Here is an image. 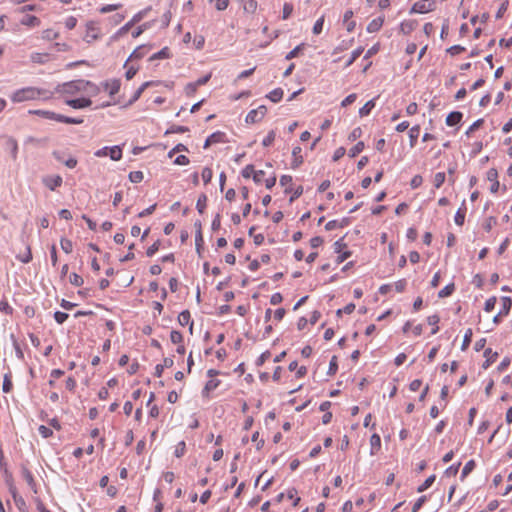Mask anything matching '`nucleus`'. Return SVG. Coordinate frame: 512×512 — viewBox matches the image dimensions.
Returning <instances> with one entry per match:
<instances>
[{"label": "nucleus", "instance_id": "f257e3e1", "mask_svg": "<svg viewBox=\"0 0 512 512\" xmlns=\"http://www.w3.org/2000/svg\"><path fill=\"white\" fill-rule=\"evenodd\" d=\"M51 97L52 93L50 91L36 87H25L18 89L10 96L14 103H21L36 99H50Z\"/></svg>", "mask_w": 512, "mask_h": 512}, {"label": "nucleus", "instance_id": "f03ea898", "mask_svg": "<svg viewBox=\"0 0 512 512\" xmlns=\"http://www.w3.org/2000/svg\"><path fill=\"white\" fill-rule=\"evenodd\" d=\"M88 85L87 80L78 79L70 82H65L57 87V91L63 94H76L78 92H83Z\"/></svg>", "mask_w": 512, "mask_h": 512}, {"label": "nucleus", "instance_id": "7ed1b4c3", "mask_svg": "<svg viewBox=\"0 0 512 512\" xmlns=\"http://www.w3.org/2000/svg\"><path fill=\"white\" fill-rule=\"evenodd\" d=\"M97 158L109 157L113 161H119L122 158V148L119 145L105 146L94 152Z\"/></svg>", "mask_w": 512, "mask_h": 512}, {"label": "nucleus", "instance_id": "20e7f679", "mask_svg": "<svg viewBox=\"0 0 512 512\" xmlns=\"http://www.w3.org/2000/svg\"><path fill=\"white\" fill-rule=\"evenodd\" d=\"M435 2L433 0H421L416 3L411 8V13H419L424 14L434 10Z\"/></svg>", "mask_w": 512, "mask_h": 512}, {"label": "nucleus", "instance_id": "39448f33", "mask_svg": "<svg viewBox=\"0 0 512 512\" xmlns=\"http://www.w3.org/2000/svg\"><path fill=\"white\" fill-rule=\"evenodd\" d=\"M267 109L264 105L259 106L256 109H252L246 115L245 121L246 123H256L259 122L266 114Z\"/></svg>", "mask_w": 512, "mask_h": 512}, {"label": "nucleus", "instance_id": "423d86ee", "mask_svg": "<svg viewBox=\"0 0 512 512\" xmlns=\"http://www.w3.org/2000/svg\"><path fill=\"white\" fill-rule=\"evenodd\" d=\"M52 155L57 161L62 162L66 167L70 169L75 168L78 163L77 159L72 156L66 158L65 153L62 151H54Z\"/></svg>", "mask_w": 512, "mask_h": 512}, {"label": "nucleus", "instance_id": "0eeeda50", "mask_svg": "<svg viewBox=\"0 0 512 512\" xmlns=\"http://www.w3.org/2000/svg\"><path fill=\"white\" fill-rule=\"evenodd\" d=\"M42 182L48 189L54 191L62 185L63 179L60 175L45 176Z\"/></svg>", "mask_w": 512, "mask_h": 512}, {"label": "nucleus", "instance_id": "6e6552de", "mask_svg": "<svg viewBox=\"0 0 512 512\" xmlns=\"http://www.w3.org/2000/svg\"><path fill=\"white\" fill-rule=\"evenodd\" d=\"M487 180L490 181L492 183L491 187H490V191L492 193H496L499 189V186H500V183L498 181V172L496 169L494 168H490L488 171H487Z\"/></svg>", "mask_w": 512, "mask_h": 512}, {"label": "nucleus", "instance_id": "1a4fd4ad", "mask_svg": "<svg viewBox=\"0 0 512 512\" xmlns=\"http://www.w3.org/2000/svg\"><path fill=\"white\" fill-rule=\"evenodd\" d=\"M120 80L111 79L103 83L104 89L109 93L110 96L116 95L120 90Z\"/></svg>", "mask_w": 512, "mask_h": 512}, {"label": "nucleus", "instance_id": "9d476101", "mask_svg": "<svg viewBox=\"0 0 512 512\" xmlns=\"http://www.w3.org/2000/svg\"><path fill=\"white\" fill-rule=\"evenodd\" d=\"M66 104L74 109H82L89 107L92 104V101L89 98H77L67 100Z\"/></svg>", "mask_w": 512, "mask_h": 512}, {"label": "nucleus", "instance_id": "9b49d317", "mask_svg": "<svg viewBox=\"0 0 512 512\" xmlns=\"http://www.w3.org/2000/svg\"><path fill=\"white\" fill-rule=\"evenodd\" d=\"M173 364H174V361H173V359L171 357L164 358L163 359V363L156 365V367H155V375L157 377H161L164 369L172 367Z\"/></svg>", "mask_w": 512, "mask_h": 512}, {"label": "nucleus", "instance_id": "f8f14e48", "mask_svg": "<svg viewBox=\"0 0 512 512\" xmlns=\"http://www.w3.org/2000/svg\"><path fill=\"white\" fill-rule=\"evenodd\" d=\"M30 59L33 63L45 64L50 60V54L34 52L30 55Z\"/></svg>", "mask_w": 512, "mask_h": 512}, {"label": "nucleus", "instance_id": "ddd939ff", "mask_svg": "<svg viewBox=\"0 0 512 512\" xmlns=\"http://www.w3.org/2000/svg\"><path fill=\"white\" fill-rule=\"evenodd\" d=\"M370 454L376 455L381 448V438L378 434L374 433L370 438Z\"/></svg>", "mask_w": 512, "mask_h": 512}, {"label": "nucleus", "instance_id": "4468645a", "mask_svg": "<svg viewBox=\"0 0 512 512\" xmlns=\"http://www.w3.org/2000/svg\"><path fill=\"white\" fill-rule=\"evenodd\" d=\"M463 114L458 111H453L446 117V124L448 126H455L462 120Z\"/></svg>", "mask_w": 512, "mask_h": 512}, {"label": "nucleus", "instance_id": "2eb2a0df", "mask_svg": "<svg viewBox=\"0 0 512 512\" xmlns=\"http://www.w3.org/2000/svg\"><path fill=\"white\" fill-rule=\"evenodd\" d=\"M375 105H376V98L371 99V100H369L368 102H366V103L364 104V106H362V107L359 109V116H360V117H366V116H368V115L371 113L372 109L375 107Z\"/></svg>", "mask_w": 512, "mask_h": 512}, {"label": "nucleus", "instance_id": "dca6fc26", "mask_svg": "<svg viewBox=\"0 0 512 512\" xmlns=\"http://www.w3.org/2000/svg\"><path fill=\"white\" fill-rule=\"evenodd\" d=\"M501 304H502V307L498 313V316H506L511 309L512 300L510 297L504 296L501 298Z\"/></svg>", "mask_w": 512, "mask_h": 512}, {"label": "nucleus", "instance_id": "f3484780", "mask_svg": "<svg viewBox=\"0 0 512 512\" xmlns=\"http://www.w3.org/2000/svg\"><path fill=\"white\" fill-rule=\"evenodd\" d=\"M302 149L300 146H295L292 150L293 162L292 167L296 168L303 162V157L301 155Z\"/></svg>", "mask_w": 512, "mask_h": 512}, {"label": "nucleus", "instance_id": "a211bd4d", "mask_svg": "<svg viewBox=\"0 0 512 512\" xmlns=\"http://www.w3.org/2000/svg\"><path fill=\"white\" fill-rule=\"evenodd\" d=\"M29 113L41 116L46 119L55 120V121H57V117H59V114L52 112V111H48V110H30Z\"/></svg>", "mask_w": 512, "mask_h": 512}, {"label": "nucleus", "instance_id": "6ab92c4d", "mask_svg": "<svg viewBox=\"0 0 512 512\" xmlns=\"http://www.w3.org/2000/svg\"><path fill=\"white\" fill-rule=\"evenodd\" d=\"M10 340H11L13 348L15 350V354H16L17 359L20 360V361H23L24 360V353H23V350L20 347V344H19V342H18V340H17V338L15 337L14 334H10Z\"/></svg>", "mask_w": 512, "mask_h": 512}, {"label": "nucleus", "instance_id": "aec40b11", "mask_svg": "<svg viewBox=\"0 0 512 512\" xmlns=\"http://www.w3.org/2000/svg\"><path fill=\"white\" fill-rule=\"evenodd\" d=\"M383 25V19L382 18H376L373 19L367 26V31L369 33H373L378 31Z\"/></svg>", "mask_w": 512, "mask_h": 512}, {"label": "nucleus", "instance_id": "412c9836", "mask_svg": "<svg viewBox=\"0 0 512 512\" xmlns=\"http://www.w3.org/2000/svg\"><path fill=\"white\" fill-rule=\"evenodd\" d=\"M419 133H420L419 125H415V126L410 128V130H409V138H410V146L411 147H414V145H415V143L417 141V138L419 136Z\"/></svg>", "mask_w": 512, "mask_h": 512}, {"label": "nucleus", "instance_id": "4be33fe9", "mask_svg": "<svg viewBox=\"0 0 512 512\" xmlns=\"http://www.w3.org/2000/svg\"><path fill=\"white\" fill-rule=\"evenodd\" d=\"M57 122H62V123H66V124H81V123H83V119L67 117V116L59 114V117H57Z\"/></svg>", "mask_w": 512, "mask_h": 512}, {"label": "nucleus", "instance_id": "5701e85b", "mask_svg": "<svg viewBox=\"0 0 512 512\" xmlns=\"http://www.w3.org/2000/svg\"><path fill=\"white\" fill-rule=\"evenodd\" d=\"M267 97L274 103L279 102L283 97V90L281 88H276L272 90Z\"/></svg>", "mask_w": 512, "mask_h": 512}, {"label": "nucleus", "instance_id": "b1692460", "mask_svg": "<svg viewBox=\"0 0 512 512\" xmlns=\"http://www.w3.org/2000/svg\"><path fill=\"white\" fill-rule=\"evenodd\" d=\"M178 322L181 326H186L191 322L190 312L188 310L182 311L178 315Z\"/></svg>", "mask_w": 512, "mask_h": 512}, {"label": "nucleus", "instance_id": "393cba45", "mask_svg": "<svg viewBox=\"0 0 512 512\" xmlns=\"http://www.w3.org/2000/svg\"><path fill=\"white\" fill-rule=\"evenodd\" d=\"M439 320H440V318L436 314L431 315L427 318L428 324L434 327L431 331V334H436L439 331V327H438Z\"/></svg>", "mask_w": 512, "mask_h": 512}, {"label": "nucleus", "instance_id": "a878e982", "mask_svg": "<svg viewBox=\"0 0 512 512\" xmlns=\"http://www.w3.org/2000/svg\"><path fill=\"white\" fill-rule=\"evenodd\" d=\"M455 290V286L453 283H450L448 285H446L444 288H442L439 292H438V297L439 298H445V297H448L450 296Z\"/></svg>", "mask_w": 512, "mask_h": 512}, {"label": "nucleus", "instance_id": "bb28decb", "mask_svg": "<svg viewBox=\"0 0 512 512\" xmlns=\"http://www.w3.org/2000/svg\"><path fill=\"white\" fill-rule=\"evenodd\" d=\"M39 23V19L33 15H27L21 20V24L25 26H37Z\"/></svg>", "mask_w": 512, "mask_h": 512}, {"label": "nucleus", "instance_id": "cd10ccee", "mask_svg": "<svg viewBox=\"0 0 512 512\" xmlns=\"http://www.w3.org/2000/svg\"><path fill=\"white\" fill-rule=\"evenodd\" d=\"M207 196L205 194H201L196 203V209L200 214H203L206 209Z\"/></svg>", "mask_w": 512, "mask_h": 512}, {"label": "nucleus", "instance_id": "c85d7f7f", "mask_svg": "<svg viewBox=\"0 0 512 512\" xmlns=\"http://www.w3.org/2000/svg\"><path fill=\"white\" fill-rule=\"evenodd\" d=\"M364 149V143L363 142H358L356 143L348 152V155L349 157L351 158H354L356 157L358 154H360Z\"/></svg>", "mask_w": 512, "mask_h": 512}, {"label": "nucleus", "instance_id": "c756f323", "mask_svg": "<svg viewBox=\"0 0 512 512\" xmlns=\"http://www.w3.org/2000/svg\"><path fill=\"white\" fill-rule=\"evenodd\" d=\"M475 468L474 460H469L463 467L461 472V480H463L468 474H470Z\"/></svg>", "mask_w": 512, "mask_h": 512}, {"label": "nucleus", "instance_id": "7c9ffc66", "mask_svg": "<svg viewBox=\"0 0 512 512\" xmlns=\"http://www.w3.org/2000/svg\"><path fill=\"white\" fill-rule=\"evenodd\" d=\"M83 92L87 93L89 96H96L100 92V87L88 81V85Z\"/></svg>", "mask_w": 512, "mask_h": 512}, {"label": "nucleus", "instance_id": "2f4dec72", "mask_svg": "<svg viewBox=\"0 0 512 512\" xmlns=\"http://www.w3.org/2000/svg\"><path fill=\"white\" fill-rule=\"evenodd\" d=\"M436 479V476L435 475H431L429 476L418 488H417V491L419 493L421 492H424L425 490H427L435 481Z\"/></svg>", "mask_w": 512, "mask_h": 512}, {"label": "nucleus", "instance_id": "473e14b6", "mask_svg": "<svg viewBox=\"0 0 512 512\" xmlns=\"http://www.w3.org/2000/svg\"><path fill=\"white\" fill-rule=\"evenodd\" d=\"M16 258L19 261H21L22 263H29L32 260V253H31L30 246L26 247L25 253L17 255Z\"/></svg>", "mask_w": 512, "mask_h": 512}, {"label": "nucleus", "instance_id": "72a5a7b5", "mask_svg": "<svg viewBox=\"0 0 512 512\" xmlns=\"http://www.w3.org/2000/svg\"><path fill=\"white\" fill-rule=\"evenodd\" d=\"M219 384H220L219 380H217V379H210L205 384L203 393H209V392L215 390L219 386Z\"/></svg>", "mask_w": 512, "mask_h": 512}, {"label": "nucleus", "instance_id": "f704fd0d", "mask_svg": "<svg viewBox=\"0 0 512 512\" xmlns=\"http://www.w3.org/2000/svg\"><path fill=\"white\" fill-rule=\"evenodd\" d=\"M472 335H473L472 329H470V328L467 329L465 334H464L463 342H462V346H461V349L463 351L466 350L469 347V345L471 343Z\"/></svg>", "mask_w": 512, "mask_h": 512}, {"label": "nucleus", "instance_id": "c9c22d12", "mask_svg": "<svg viewBox=\"0 0 512 512\" xmlns=\"http://www.w3.org/2000/svg\"><path fill=\"white\" fill-rule=\"evenodd\" d=\"M445 173L444 172H438L434 175L433 184L435 188H440L443 183L445 182Z\"/></svg>", "mask_w": 512, "mask_h": 512}, {"label": "nucleus", "instance_id": "e433bc0d", "mask_svg": "<svg viewBox=\"0 0 512 512\" xmlns=\"http://www.w3.org/2000/svg\"><path fill=\"white\" fill-rule=\"evenodd\" d=\"M60 245H61V248L62 250L69 254L72 252V249H73V244H72V241L67 239V238H61L60 240Z\"/></svg>", "mask_w": 512, "mask_h": 512}, {"label": "nucleus", "instance_id": "4c0bfd02", "mask_svg": "<svg viewBox=\"0 0 512 512\" xmlns=\"http://www.w3.org/2000/svg\"><path fill=\"white\" fill-rule=\"evenodd\" d=\"M12 381H11V375L5 374L3 379V385L2 390L4 393H9L12 390Z\"/></svg>", "mask_w": 512, "mask_h": 512}, {"label": "nucleus", "instance_id": "58836bf2", "mask_svg": "<svg viewBox=\"0 0 512 512\" xmlns=\"http://www.w3.org/2000/svg\"><path fill=\"white\" fill-rule=\"evenodd\" d=\"M69 281L72 285L76 287H80L84 283L83 278L77 273H71L69 276Z\"/></svg>", "mask_w": 512, "mask_h": 512}, {"label": "nucleus", "instance_id": "ea45409f", "mask_svg": "<svg viewBox=\"0 0 512 512\" xmlns=\"http://www.w3.org/2000/svg\"><path fill=\"white\" fill-rule=\"evenodd\" d=\"M144 175L142 171H133L129 174V180L133 183H139L143 180Z\"/></svg>", "mask_w": 512, "mask_h": 512}, {"label": "nucleus", "instance_id": "a19ab883", "mask_svg": "<svg viewBox=\"0 0 512 512\" xmlns=\"http://www.w3.org/2000/svg\"><path fill=\"white\" fill-rule=\"evenodd\" d=\"M58 36H59V33L55 32L52 29H46L42 32V38L44 40H54V39L58 38Z\"/></svg>", "mask_w": 512, "mask_h": 512}, {"label": "nucleus", "instance_id": "79ce46f5", "mask_svg": "<svg viewBox=\"0 0 512 512\" xmlns=\"http://www.w3.org/2000/svg\"><path fill=\"white\" fill-rule=\"evenodd\" d=\"M165 58H169V49L167 47H165V48L161 49L159 52L153 54L150 57V60L165 59Z\"/></svg>", "mask_w": 512, "mask_h": 512}, {"label": "nucleus", "instance_id": "37998d69", "mask_svg": "<svg viewBox=\"0 0 512 512\" xmlns=\"http://www.w3.org/2000/svg\"><path fill=\"white\" fill-rule=\"evenodd\" d=\"M275 137H276L275 131L274 130L269 131L268 134L266 135V137L263 139L262 145L264 147L270 146L273 143V141L275 140Z\"/></svg>", "mask_w": 512, "mask_h": 512}, {"label": "nucleus", "instance_id": "c03bdc74", "mask_svg": "<svg viewBox=\"0 0 512 512\" xmlns=\"http://www.w3.org/2000/svg\"><path fill=\"white\" fill-rule=\"evenodd\" d=\"M149 10H150V8H146V9H143V10L139 11L138 13H136V14L132 17V19H131L132 23H133L134 25H135V24H137V23H139V22H140V21H141V20H142L146 15H147V13H148V11H149Z\"/></svg>", "mask_w": 512, "mask_h": 512}, {"label": "nucleus", "instance_id": "a18cd8bd", "mask_svg": "<svg viewBox=\"0 0 512 512\" xmlns=\"http://www.w3.org/2000/svg\"><path fill=\"white\" fill-rule=\"evenodd\" d=\"M323 25H324V16H321L318 20H316V22L314 23V26H313V33L315 35H319L322 30H323Z\"/></svg>", "mask_w": 512, "mask_h": 512}, {"label": "nucleus", "instance_id": "49530a36", "mask_svg": "<svg viewBox=\"0 0 512 512\" xmlns=\"http://www.w3.org/2000/svg\"><path fill=\"white\" fill-rule=\"evenodd\" d=\"M170 340L174 344H180L183 341V335L181 332L173 330L170 333Z\"/></svg>", "mask_w": 512, "mask_h": 512}, {"label": "nucleus", "instance_id": "de8ad7c7", "mask_svg": "<svg viewBox=\"0 0 512 512\" xmlns=\"http://www.w3.org/2000/svg\"><path fill=\"white\" fill-rule=\"evenodd\" d=\"M224 137H225V134L220 131L214 132L209 136L210 141H212L213 144L223 142Z\"/></svg>", "mask_w": 512, "mask_h": 512}, {"label": "nucleus", "instance_id": "09e8293b", "mask_svg": "<svg viewBox=\"0 0 512 512\" xmlns=\"http://www.w3.org/2000/svg\"><path fill=\"white\" fill-rule=\"evenodd\" d=\"M201 176H202L203 182L205 184H208L211 181L212 177H213V172H212V170L209 167H205L202 170Z\"/></svg>", "mask_w": 512, "mask_h": 512}, {"label": "nucleus", "instance_id": "8fccbe9b", "mask_svg": "<svg viewBox=\"0 0 512 512\" xmlns=\"http://www.w3.org/2000/svg\"><path fill=\"white\" fill-rule=\"evenodd\" d=\"M496 302L497 298L495 296L488 298L485 302L484 310L486 312H491L495 308Z\"/></svg>", "mask_w": 512, "mask_h": 512}, {"label": "nucleus", "instance_id": "3c124183", "mask_svg": "<svg viewBox=\"0 0 512 512\" xmlns=\"http://www.w3.org/2000/svg\"><path fill=\"white\" fill-rule=\"evenodd\" d=\"M22 476L26 480V482L28 483L29 486L32 487L34 485L33 474L27 468L22 469Z\"/></svg>", "mask_w": 512, "mask_h": 512}, {"label": "nucleus", "instance_id": "603ef678", "mask_svg": "<svg viewBox=\"0 0 512 512\" xmlns=\"http://www.w3.org/2000/svg\"><path fill=\"white\" fill-rule=\"evenodd\" d=\"M464 220H465V211H463L462 209H458L454 216L455 223L457 225L461 226V225H463Z\"/></svg>", "mask_w": 512, "mask_h": 512}, {"label": "nucleus", "instance_id": "864d4df0", "mask_svg": "<svg viewBox=\"0 0 512 512\" xmlns=\"http://www.w3.org/2000/svg\"><path fill=\"white\" fill-rule=\"evenodd\" d=\"M363 52V48L359 47L352 51L350 59L347 61L346 66H350Z\"/></svg>", "mask_w": 512, "mask_h": 512}, {"label": "nucleus", "instance_id": "5fc2aeb1", "mask_svg": "<svg viewBox=\"0 0 512 512\" xmlns=\"http://www.w3.org/2000/svg\"><path fill=\"white\" fill-rule=\"evenodd\" d=\"M122 7V4H108L100 8V12L105 14L114 10H117Z\"/></svg>", "mask_w": 512, "mask_h": 512}, {"label": "nucleus", "instance_id": "6e6d98bb", "mask_svg": "<svg viewBox=\"0 0 512 512\" xmlns=\"http://www.w3.org/2000/svg\"><path fill=\"white\" fill-rule=\"evenodd\" d=\"M68 318V314L61 311H56L54 313V319L58 324H63Z\"/></svg>", "mask_w": 512, "mask_h": 512}, {"label": "nucleus", "instance_id": "4d7b16f0", "mask_svg": "<svg viewBox=\"0 0 512 512\" xmlns=\"http://www.w3.org/2000/svg\"><path fill=\"white\" fill-rule=\"evenodd\" d=\"M38 431L43 438H49L53 434V431L45 425H40Z\"/></svg>", "mask_w": 512, "mask_h": 512}, {"label": "nucleus", "instance_id": "13d9d810", "mask_svg": "<svg viewBox=\"0 0 512 512\" xmlns=\"http://www.w3.org/2000/svg\"><path fill=\"white\" fill-rule=\"evenodd\" d=\"M185 449H186L185 442L184 441L179 442L174 451L175 456L178 458L182 457L185 453Z\"/></svg>", "mask_w": 512, "mask_h": 512}, {"label": "nucleus", "instance_id": "bf43d9fd", "mask_svg": "<svg viewBox=\"0 0 512 512\" xmlns=\"http://www.w3.org/2000/svg\"><path fill=\"white\" fill-rule=\"evenodd\" d=\"M292 12H293V5L290 3H285L283 6L282 18L288 19L291 16Z\"/></svg>", "mask_w": 512, "mask_h": 512}, {"label": "nucleus", "instance_id": "052dcab7", "mask_svg": "<svg viewBox=\"0 0 512 512\" xmlns=\"http://www.w3.org/2000/svg\"><path fill=\"white\" fill-rule=\"evenodd\" d=\"M150 27V25L148 23H144L142 25H140L139 27H137L133 32H132V37L133 38H138L146 29H148Z\"/></svg>", "mask_w": 512, "mask_h": 512}, {"label": "nucleus", "instance_id": "680f3d73", "mask_svg": "<svg viewBox=\"0 0 512 512\" xmlns=\"http://www.w3.org/2000/svg\"><path fill=\"white\" fill-rule=\"evenodd\" d=\"M257 9V2L255 0H248L244 5V10L254 13Z\"/></svg>", "mask_w": 512, "mask_h": 512}, {"label": "nucleus", "instance_id": "e2e57ef3", "mask_svg": "<svg viewBox=\"0 0 512 512\" xmlns=\"http://www.w3.org/2000/svg\"><path fill=\"white\" fill-rule=\"evenodd\" d=\"M356 99L357 95L355 93L349 94L345 99L342 100L341 106L347 107L348 105L354 103Z\"/></svg>", "mask_w": 512, "mask_h": 512}, {"label": "nucleus", "instance_id": "0e129e2a", "mask_svg": "<svg viewBox=\"0 0 512 512\" xmlns=\"http://www.w3.org/2000/svg\"><path fill=\"white\" fill-rule=\"evenodd\" d=\"M0 311L5 314L11 315L13 312V308L9 305L7 301H0Z\"/></svg>", "mask_w": 512, "mask_h": 512}, {"label": "nucleus", "instance_id": "69168bd1", "mask_svg": "<svg viewBox=\"0 0 512 512\" xmlns=\"http://www.w3.org/2000/svg\"><path fill=\"white\" fill-rule=\"evenodd\" d=\"M303 47V44L296 46L293 50H291L286 56V60H291L298 56L299 52L301 51Z\"/></svg>", "mask_w": 512, "mask_h": 512}, {"label": "nucleus", "instance_id": "338daca9", "mask_svg": "<svg viewBox=\"0 0 512 512\" xmlns=\"http://www.w3.org/2000/svg\"><path fill=\"white\" fill-rule=\"evenodd\" d=\"M483 119H478L475 122H473L472 125L469 126V128L466 131V135L470 136L472 132H474L476 129H478L483 124Z\"/></svg>", "mask_w": 512, "mask_h": 512}, {"label": "nucleus", "instance_id": "774afa93", "mask_svg": "<svg viewBox=\"0 0 512 512\" xmlns=\"http://www.w3.org/2000/svg\"><path fill=\"white\" fill-rule=\"evenodd\" d=\"M14 503H15L16 507H17L20 511L24 512V511L26 510V502H25V500L23 499V497H22V496H20V497H16V496H15V501H14Z\"/></svg>", "mask_w": 512, "mask_h": 512}]
</instances>
